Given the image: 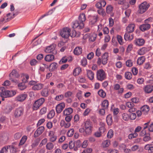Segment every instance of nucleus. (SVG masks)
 Wrapping results in <instances>:
<instances>
[{
  "instance_id": "nucleus-1",
  "label": "nucleus",
  "mask_w": 153,
  "mask_h": 153,
  "mask_svg": "<svg viewBox=\"0 0 153 153\" xmlns=\"http://www.w3.org/2000/svg\"><path fill=\"white\" fill-rule=\"evenodd\" d=\"M86 20L85 15L84 13L80 14L79 16V21H75L73 23L72 27L73 28H77L81 29L83 28L84 26V22Z\"/></svg>"
},
{
  "instance_id": "nucleus-2",
  "label": "nucleus",
  "mask_w": 153,
  "mask_h": 153,
  "mask_svg": "<svg viewBox=\"0 0 153 153\" xmlns=\"http://www.w3.org/2000/svg\"><path fill=\"white\" fill-rule=\"evenodd\" d=\"M0 96L1 97H9L13 96L16 94V92L13 90L6 91L3 87L0 88Z\"/></svg>"
},
{
  "instance_id": "nucleus-3",
  "label": "nucleus",
  "mask_w": 153,
  "mask_h": 153,
  "mask_svg": "<svg viewBox=\"0 0 153 153\" xmlns=\"http://www.w3.org/2000/svg\"><path fill=\"white\" fill-rule=\"evenodd\" d=\"M93 125L91 122L87 120L85 123V135L91 134L92 131Z\"/></svg>"
},
{
  "instance_id": "nucleus-4",
  "label": "nucleus",
  "mask_w": 153,
  "mask_h": 153,
  "mask_svg": "<svg viewBox=\"0 0 153 153\" xmlns=\"http://www.w3.org/2000/svg\"><path fill=\"white\" fill-rule=\"evenodd\" d=\"M45 101V99L43 98H40L35 101L32 105L33 110L36 111L38 110Z\"/></svg>"
},
{
  "instance_id": "nucleus-5",
  "label": "nucleus",
  "mask_w": 153,
  "mask_h": 153,
  "mask_svg": "<svg viewBox=\"0 0 153 153\" xmlns=\"http://www.w3.org/2000/svg\"><path fill=\"white\" fill-rule=\"evenodd\" d=\"M106 77V74L103 69H100L97 71L96 78L98 80L102 81L105 80Z\"/></svg>"
},
{
  "instance_id": "nucleus-6",
  "label": "nucleus",
  "mask_w": 153,
  "mask_h": 153,
  "mask_svg": "<svg viewBox=\"0 0 153 153\" xmlns=\"http://www.w3.org/2000/svg\"><path fill=\"white\" fill-rule=\"evenodd\" d=\"M150 7V5L146 1H144L139 6V13L142 14L146 12Z\"/></svg>"
},
{
  "instance_id": "nucleus-7",
  "label": "nucleus",
  "mask_w": 153,
  "mask_h": 153,
  "mask_svg": "<svg viewBox=\"0 0 153 153\" xmlns=\"http://www.w3.org/2000/svg\"><path fill=\"white\" fill-rule=\"evenodd\" d=\"M71 30L69 28H64L60 32V35L64 38H68L70 36V32Z\"/></svg>"
},
{
  "instance_id": "nucleus-8",
  "label": "nucleus",
  "mask_w": 153,
  "mask_h": 153,
  "mask_svg": "<svg viewBox=\"0 0 153 153\" xmlns=\"http://www.w3.org/2000/svg\"><path fill=\"white\" fill-rule=\"evenodd\" d=\"M24 109L22 107L16 109L14 111V115L16 118H18L22 116L23 114Z\"/></svg>"
},
{
  "instance_id": "nucleus-9",
  "label": "nucleus",
  "mask_w": 153,
  "mask_h": 153,
  "mask_svg": "<svg viewBox=\"0 0 153 153\" xmlns=\"http://www.w3.org/2000/svg\"><path fill=\"white\" fill-rule=\"evenodd\" d=\"M55 45L53 44L50 45L46 47L45 51L47 53H52L53 54H55L56 53V51L55 50Z\"/></svg>"
},
{
  "instance_id": "nucleus-10",
  "label": "nucleus",
  "mask_w": 153,
  "mask_h": 153,
  "mask_svg": "<svg viewBox=\"0 0 153 153\" xmlns=\"http://www.w3.org/2000/svg\"><path fill=\"white\" fill-rule=\"evenodd\" d=\"M45 128L43 126H41L38 128L36 131L34 136L36 138L39 137L44 131Z\"/></svg>"
},
{
  "instance_id": "nucleus-11",
  "label": "nucleus",
  "mask_w": 153,
  "mask_h": 153,
  "mask_svg": "<svg viewBox=\"0 0 153 153\" xmlns=\"http://www.w3.org/2000/svg\"><path fill=\"white\" fill-rule=\"evenodd\" d=\"M65 106V104L63 102L60 103L57 105L56 107V112L57 113H60Z\"/></svg>"
},
{
  "instance_id": "nucleus-12",
  "label": "nucleus",
  "mask_w": 153,
  "mask_h": 153,
  "mask_svg": "<svg viewBox=\"0 0 153 153\" xmlns=\"http://www.w3.org/2000/svg\"><path fill=\"white\" fill-rule=\"evenodd\" d=\"M135 44L138 46H142L145 43L144 40L142 38L136 39L134 41Z\"/></svg>"
},
{
  "instance_id": "nucleus-13",
  "label": "nucleus",
  "mask_w": 153,
  "mask_h": 153,
  "mask_svg": "<svg viewBox=\"0 0 153 153\" xmlns=\"http://www.w3.org/2000/svg\"><path fill=\"white\" fill-rule=\"evenodd\" d=\"M149 51V49L148 48L143 47L137 51V53L139 55H144Z\"/></svg>"
},
{
  "instance_id": "nucleus-14",
  "label": "nucleus",
  "mask_w": 153,
  "mask_h": 153,
  "mask_svg": "<svg viewBox=\"0 0 153 153\" xmlns=\"http://www.w3.org/2000/svg\"><path fill=\"white\" fill-rule=\"evenodd\" d=\"M17 74V71L15 70H13L12 72L10 73L9 75L10 79L13 82L16 83L18 82L17 80L16 79H14L13 78H11V77L12 76L13 77L16 76Z\"/></svg>"
},
{
  "instance_id": "nucleus-15",
  "label": "nucleus",
  "mask_w": 153,
  "mask_h": 153,
  "mask_svg": "<svg viewBox=\"0 0 153 153\" xmlns=\"http://www.w3.org/2000/svg\"><path fill=\"white\" fill-rule=\"evenodd\" d=\"M145 93H150L153 91V85H146L143 89Z\"/></svg>"
},
{
  "instance_id": "nucleus-16",
  "label": "nucleus",
  "mask_w": 153,
  "mask_h": 153,
  "mask_svg": "<svg viewBox=\"0 0 153 153\" xmlns=\"http://www.w3.org/2000/svg\"><path fill=\"white\" fill-rule=\"evenodd\" d=\"M27 97V95L26 94H22L17 96L16 98V99L18 101L22 102L26 99Z\"/></svg>"
},
{
  "instance_id": "nucleus-17",
  "label": "nucleus",
  "mask_w": 153,
  "mask_h": 153,
  "mask_svg": "<svg viewBox=\"0 0 153 153\" xmlns=\"http://www.w3.org/2000/svg\"><path fill=\"white\" fill-rule=\"evenodd\" d=\"M48 135L50 137V140L51 142H53L56 140L57 137L54 134V133L53 131H50L49 132Z\"/></svg>"
},
{
  "instance_id": "nucleus-18",
  "label": "nucleus",
  "mask_w": 153,
  "mask_h": 153,
  "mask_svg": "<svg viewBox=\"0 0 153 153\" xmlns=\"http://www.w3.org/2000/svg\"><path fill=\"white\" fill-rule=\"evenodd\" d=\"M58 64L56 62H53L51 63L49 66V71L50 72H53L55 71L57 68Z\"/></svg>"
},
{
  "instance_id": "nucleus-19",
  "label": "nucleus",
  "mask_w": 153,
  "mask_h": 153,
  "mask_svg": "<svg viewBox=\"0 0 153 153\" xmlns=\"http://www.w3.org/2000/svg\"><path fill=\"white\" fill-rule=\"evenodd\" d=\"M150 27L151 26L150 24L145 23V24L141 25L140 26V28L141 31H144L149 29Z\"/></svg>"
},
{
  "instance_id": "nucleus-20",
  "label": "nucleus",
  "mask_w": 153,
  "mask_h": 153,
  "mask_svg": "<svg viewBox=\"0 0 153 153\" xmlns=\"http://www.w3.org/2000/svg\"><path fill=\"white\" fill-rule=\"evenodd\" d=\"M108 53H105L103 54L102 57V63L104 65H105L107 63L108 58Z\"/></svg>"
},
{
  "instance_id": "nucleus-21",
  "label": "nucleus",
  "mask_w": 153,
  "mask_h": 153,
  "mask_svg": "<svg viewBox=\"0 0 153 153\" xmlns=\"http://www.w3.org/2000/svg\"><path fill=\"white\" fill-rule=\"evenodd\" d=\"M135 25L134 24H130L126 28V31L128 33H131L134 30Z\"/></svg>"
},
{
  "instance_id": "nucleus-22",
  "label": "nucleus",
  "mask_w": 153,
  "mask_h": 153,
  "mask_svg": "<svg viewBox=\"0 0 153 153\" xmlns=\"http://www.w3.org/2000/svg\"><path fill=\"white\" fill-rule=\"evenodd\" d=\"M149 110V107L147 105H144L141 108V110L142 111L143 114H148Z\"/></svg>"
},
{
  "instance_id": "nucleus-23",
  "label": "nucleus",
  "mask_w": 153,
  "mask_h": 153,
  "mask_svg": "<svg viewBox=\"0 0 153 153\" xmlns=\"http://www.w3.org/2000/svg\"><path fill=\"white\" fill-rule=\"evenodd\" d=\"M43 84L41 83H37L34 86H33L32 88V89L34 91L39 90L41 89L43 87Z\"/></svg>"
},
{
  "instance_id": "nucleus-24",
  "label": "nucleus",
  "mask_w": 153,
  "mask_h": 153,
  "mask_svg": "<svg viewBox=\"0 0 153 153\" xmlns=\"http://www.w3.org/2000/svg\"><path fill=\"white\" fill-rule=\"evenodd\" d=\"M87 76L88 78L90 80H92L94 78V74L91 70H87L86 71Z\"/></svg>"
},
{
  "instance_id": "nucleus-25",
  "label": "nucleus",
  "mask_w": 153,
  "mask_h": 153,
  "mask_svg": "<svg viewBox=\"0 0 153 153\" xmlns=\"http://www.w3.org/2000/svg\"><path fill=\"white\" fill-rule=\"evenodd\" d=\"M73 109L71 108H68L65 109L63 111V114L64 115H71L73 113Z\"/></svg>"
},
{
  "instance_id": "nucleus-26",
  "label": "nucleus",
  "mask_w": 153,
  "mask_h": 153,
  "mask_svg": "<svg viewBox=\"0 0 153 153\" xmlns=\"http://www.w3.org/2000/svg\"><path fill=\"white\" fill-rule=\"evenodd\" d=\"M54 59V56L53 54H49L46 56L45 57V61L48 62H50L52 61Z\"/></svg>"
},
{
  "instance_id": "nucleus-27",
  "label": "nucleus",
  "mask_w": 153,
  "mask_h": 153,
  "mask_svg": "<svg viewBox=\"0 0 153 153\" xmlns=\"http://www.w3.org/2000/svg\"><path fill=\"white\" fill-rule=\"evenodd\" d=\"M82 51V48L80 47H77L74 50V54L79 55L81 54Z\"/></svg>"
},
{
  "instance_id": "nucleus-28",
  "label": "nucleus",
  "mask_w": 153,
  "mask_h": 153,
  "mask_svg": "<svg viewBox=\"0 0 153 153\" xmlns=\"http://www.w3.org/2000/svg\"><path fill=\"white\" fill-rule=\"evenodd\" d=\"M106 120L107 124L111 126L113 122L112 117L111 114L108 115L106 117Z\"/></svg>"
},
{
  "instance_id": "nucleus-29",
  "label": "nucleus",
  "mask_w": 153,
  "mask_h": 153,
  "mask_svg": "<svg viewBox=\"0 0 153 153\" xmlns=\"http://www.w3.org/2000/svg\"><path fill=\"white\" fill-rule=\"evenodd\" d=\"M60 126L65 128H68L70 126L71 123L68 122H66L64 120H62L60 121Z\"/></svg>"
},
{
  "instance_id": "nucleus-30",
  "label": "nucleus",
  "mask_w": 153,
  "mask_h": 153,
  "mask_svg": "<svg viewBox=\"0 0 153 153\" xmlns=\"http://www.w3.org/2000/svg\"><path fill=\"white\" fill-rule=\"evenodd\" d=\"M146 58L144 56H141L138 58L137 60V63L139 65H142L145 62Z\"/></svg>"
},
{
  "instance_id": "nucleus-31",
  "label": "nucleus",
  "mask_w": 153,
  "mask_h": 153,
  "mask_svg": "<svg viewBox=\"0 0 153 153\" xmlns=\"http://www.w3.org/2000/svg\"><path fill=\"white\" fill-rule=\"evenodd\" d=\"M133 38V36L131 33L126 32L125 34V40H131Z\"/></svg>"
},
{
  "instance_id": "nucleus-32",
  "label": "nucleus",
  "mask_w": 153,
  "mask_h": 153,
  "mask_svg": "<svg viewBox=\"0 0 153 153\" xmlns=\"http://www.w3.org/2000/svg\"><path fill=\"white\" fill-rule=\"evenodd\" d=\"M145 149L148 151L149 153L153 152V146L151 144H147L145 146Z\"/></svg>"
},
{
  "instance_id": "nucleus-33",
  "label": "nucleus",
  "mask_w": 153,
  "mask_h": 153,
  "mask_svg": "<svg viewBox=\"0 0 153 153\" xmlns=\"http://www.w3.org/2000/svg\"><path fill=\"white\" fill-rule=\"evenodd\" d=\"M97 18L98 17L96 15L92 16L90 19V24L92 25L94 24L97 22Z\"/></svg>"
},
{
  "instance_id": "nucleus-34",
  "label": "nucleus",
  "mask_w": 153,
  "mask_h": 153,
  "mask_svg": "<svg viewBox=\"0 0 153 153\" xmlns=\"http://www.w3.org/2000/svg\"><path fill=\"white\" fill-rule=\"evenodd\" d=\"M8 146L4 147L1 150L0 153H11Z\"/></svg>"
},
{
  "instance_id": "nucleus-35",
  "label": "nucleus",
  "mask_w": 153,
  "mask_h": 153,
  "mask_svg": "<svg viewBox=\"0 0 153 153\" xmlns=\"http://www.w3.org/2000/svg\"><path fill=\"white\" fill-rule=\"evenodd\" d=\"M127 116H128V118H127L126 120H128L129 119L134 120L136 117V114L134 113H130L129 115L127 114Z\"/></svg>"
},
{
  "instance_id": "nucleus-36",
  "label": "nucleus",
  "mask_w": 153,
  "mask_h": 153,
  "mask_svg": "<svg viewBox=\"0 0 153 153\" xmlns=\"http://www.w3.org/2000/svg\"><path fill=\"white\" fill-rule=\"evenodd\" d=\"M1 139L4 142H7L9 139V134L7 133L3 134L2 135Z\"/></svg>"
},
{
  "instance_id": "nucleus-37",
  "label": "nucleus",
  "mask_w": 153,
  "mask_h": 153,
  "mask_svg": "<svg viewBox=\"0 0 153 153\" xmlns=\"http://www.w3.org/2000/svg\"><path fill=\"white\" fill-rule=\"evenodd\" d=\"M25 82H22L19 83L18 86L19 88L21 90L25 89L26 88V85H25Z\"/></svg>"
},
{
  "instance_id": "nucleus-38",
  "label": "nucleus",
  "mask_w": 153,
  "mask_h": 153,
  "mask_svg": "<svg viewBox=\"0 0 153 153\" xmlns=\"http://www.w3.org/2000/svg\"><path fill=\"white\" fill-rule=\"evenodd\" d=\"M9 148L8 151H10L11 153H16V148L13 145H8Z\"/></svg>"
},
{
  "instance_id": "nucleus-39",
  "label": "nucleus",
  "mask_w": 153,
  "mask_h": 153,
  "mask_svg": "<svg viewBox=\"0 0 153 153\" xmlns=\"http://www.w3.org/2000/svg\"><path fill=\"white\" fill-rule=\"evenodd\" d=\"M27 139V137L26 136H24L22 138L20 142L19 143V146H22L23 145Z\"/></svg>"
},
{
  "instance_id": "nucleus-40",
  "label": "nucleus",
  "mask_w": 153,
  "mask_h": 153,
  "mask_svg": "<svg viewBox=\"0 0 153 153\" xmlns=\"http://www.w3.org/2000/svg\"><path fill=\"white\" fill-rule=\"evenodd\" d=\"M13 109L12 106L10 105H7L4 109V111L6 113H10Z\"/></svg>"
},
{
  "instance_id": "nucleus-41",
  "label": "nucleus",
  "mask_w": 153,
  "mask_h": 153,
  "mask_svg": "<svg viewBox=\"0 0 153 153\" xmlns=\"http://www.w3.org/2000/svg\"><path fill=\"white\" fill-rule=\"evenodd\" d=\"M101 106L104 108H108V102L107 100H105L103 101L101 104Z\"/></svg>"
},
{
  "instance_id": "nucleus-42",
  "label": "nucleus",
  "mask_w": 153,
  "mask_h": 153,
  "mask_svg": "<svg viewBox=\"0 0 153 153\" xmlns=\"http://www.w3.org/2000/svg\"><path fill=\"white\" fill-rule=\"evenodd\" d=\"M55 8H54L53 9L50 11H49L47 13L42 15L40 17L39 19L38 22H39L40 20L42 19L45 16H48L49 15H50L52 14L53 13V10H54Z\"/></svg>"
},
{
  "instance_id": "nucleus-43",
  "label": "nucleus",
  "mask_w": 153,
  "mask_h": 153,
  "mask_svg": "<svg viewBox=\"0 0 153 153\" xmlns=\"http://www.w3.org/2000/svg\"><path fill=\"white\" fill-rule=\"evenodd\" d=\"M55 115V111L53 110H52L48 113L47 115V117L48 119H51L53 118Z\"/></svg>"
},
{
  "instance_id": "nucleus-44",
  "label": "nucleus",
  "mask_w": 153,
  "mask_h": 153,
  "mask_svg": "<svg viewBox=\"0 0 153 153\" xmlns=\"http://www.w3.org/2000/svg\"><path fill=\"white\" fill-rule=\"evenodd\" d=\"M54 146V145L53 143L51 142H49L47 144L46 148L47 149L51 150L53 148Z\"/></svg>"
},
{
  "instance_id": "nucleus-45",
  "label": "nucleus",
  "mask_w": 153,
  "mask_h": 153,
  "mask_svg": "<svg viewBox=\"0 0 153 153\" xmlns=\"http://www.w3.org/2000/svg\"><path fill=\"white\" fill-rule=\"evenodd\" d=\"M117 38L119 43L120 45H123L124 42L122 37L120 35H117Z\"/></svg>"
},
{
  "instance_id": "nucleus-46",
  "label": "nucleus",
  "mask_w": 153,
  "mask_h": 153,
  "mask_svg": "<svg viewBox=\"0 0 153 153\" xmlns=\"http://www.w3.org/2000/svg\"><path fill=\"white\" fill-rule=\"evenodd\" d=\"M81 69L79 68H75L73 71V74L75 76L78 75L81 71Z\"/></svg>"
},
{
  "instance_id": "nucleus-47",
  "label": "nucleus",
  "mask_w": 153,
  "mask_h": 153,
  "mask_svg": "<svg viewBox=\"0 0 153 153\" xmlns=\"http://www.w3.org/2000/svg\"><path fill=\"white\" fill-rule=\"evenodd\" d=\"M73 95V93L71 91H68L65 92L64 94V97L65 98L71 97Z\"/></svg>"
},
{
  "instance_id": "nucleus-48",
  "label": "nucleus",
  "mask_w": 153,
  "mask_h": 153,
  "mask_svg": "<svg viewBox=\"0 0 153 153\" xmlns=\"http://www.w3.org/2000/svg\"><path fill=\"white\" fill-rule=\"evenodd\" d=\"M22 135V134L21 132H17L14 134V138L16 140H18L20 138Z\"/></svg>"
},
{
  "instance_id": "nucleus-49",
  "label": "nucleus",
  "mask_w": 153,
  "mask_h": 153,
  "mask_svg": "<svg viewBox=\"0 0 153 153\" xmlns=\"http://www.w3.org/2000/svg\"><path fill=\"white\" fill-rule=\"evenodd\" d=\"M103 146L104 147H108L110 144V140H107L104 141L103 142Z\"/></svg>"
},
{
  "instance_id": "nucleus-50",
  "label": "nucleus",
  "mask_w": 153,
  "mask_h": 153,
  "mask_svg": "<svg viewBox=\"0 0 153 153\" xmlns=\"http://www.w3.org/2000/svg\"><path fill=\"white\" fill-rule=\"evenodd\" d=\"M47 108L46 107H44L42 108L40 110L39 114L41 115H43L45 114L47 111Z\"/></svg>"
},
{
  "instance_id": "nucleus-51",
  "label": "nucleus",
  "mask_w": 153,
  "mask_h": 153,
  "mask_svg": "<svg viewBox=\"0 0 153 153\" xmlns=\"http://www.w3.org/2000/svg\"><path fill=\"white\" fill-rule=\"evenodd\" d=\"M74 133V129L73 128L71 129L67 132V134L68 136L69 137H71L73 135Z\"/></svg>"
},
{
  "instance_id": "nucleus-52",
  "label": "nucleus",
  "mask_w": 153,
  "mask_h": 153,
  "mask_svg": "<svg viewBox=\"0 0 153 153\" xmlns=\"http://www.w3.org/2000/svg\"><path fill=\"white\" fill-rule=\"evenodd\" d=\"M98 94L101 97H104L106 95L105 92L102 89L98 91Z\"/></svg>"
},
{
  "instance_id": "nucleus-53",
  "label": "nucleus",
  "mask_w": 153,
  "mask_h": 153,
  "mask_svg": "<svg viewBox=\"0 0 153 153\" xmlns=\"http://www.w3.org/2000/svg\"><path fill=\"white\" fill-rule=\"evenodd\" d=\"M132 77V75L130 72H126L125 74V77L128 79H130Z\"/></svg>"
},
{
  "instance_id": "nucleus-54",
  "label": "nucleus",
  "mask_w": 153,
  "mask_h": 153,
  "mask_svg": "<svg viewBox=\"0 0 153 153\" xmlns=\"http://www.w3.org/2000/svg\"><path fill=\"white\" fill-rule=\"evenodd\" d=\"M113 135V131L112 129L109 130L107 134V137L108 138H111L112 137Z\"/></svg>"
},
{
  "instance_id": "nucleus-55",
  "label": "nucleus",
  "mask_w": 153,
  "mask_h": 153,
  "mask_svg": "<svg viewBox=\"0 0 153 153\" xmlns=\"http://www.w3.org/2000/svg\"><path fill=\"white\" fill-rule=\"evenodd\" d=\"M113 7L111 5H109L106 7V12L107 13L110 14L113 11Z\"/></svg>"
},
{
  "instance_id": "nucleus-56",
  "label": "nucleus",
  "mask_w": 153,
  "mask_h": 153,
  "mask_svg": "<svg viewBox=\"0 0 153 153\" xmlns=\"http://www.w3.org/2000/svg\"><path fill=\"white\" fill-rule=\"evenodd\" d=\"M41 94L42 96L47 97L48 95V91L46 89L43 90L41 92Z\"/></svg>"
},
{
  "instance_id": "nucleus-57",
  "label": "nucleus",
  "mask_w": 153,
  "mask_h": 153,
  "mask_svg": "<svg viewBox=\"0 0 153 153\" xmlns=\"http://www.w3.org/2000/svg\"><path fill=\"white\" fill-rule=\"evenodd\" d=\"M76 97L79 100H81L82 99V92L79 91L76 94Z\"/></svg>"
},
{
  "instance_id": "nucleus-58",
  "label": "nucleus",
  "mask_w": 153,
  "mask_h": 153,
  "mask_svg": "<svg viewBox=\"0 0 153 153\" xmlns=\"http://www.w3.org/2000/svg\"><path fill=\"white\" fill-rule=\"evenodd\" d=\"M137 133H134L129 134L128 136V138L130 139H131L132 138H135L138 136Z\"/></svg>"
},
{
  "instance_id": "nucleus-59",
  "label": "nucleus",
  "mask_w": 153,
  "mask_h": 153,
  "mask_svg": "<svg viewBox=\"0 0 153 153\" xmlns=\"http://www.w3.org/2000/svg\"><path fill=\"white\" fill-rule=\"evenodd\" d=\"M143 68L145 69H149L151 68V66L149 62L146 63L144 65Z\"/></svg>"
},
{
  "instance_id": "nucleus-60",
  "label": "nucleus",
  "mask_w": 153,
  "mask_h": 153,
  "mask_svg": "<svg viewBox=\"0 0 153 153\" xmlns=\"http://www.w3.org/2000/svg\"><path fill=\"white\" fill-rule=\"evenodd\" d=\"M126 65L128 67H131L133 65L132 61L130 59L127 60L126 62Z\"/></svg>"
},
{
  "instance_id": "nucleus-61",
  "label": "nucleus",
  "mask_w": 153,
  "mask_h": 153,
  "mask_svg": "<svg viewBox=\"0 0 153 153\" xmlns=\"http://www.w3.org/2000/svg\"><path fill=\"white\" fill-rule=\"evenodd\" d=\"M38 61L35 59H33L30 61V65L32 66H34L36 65L38 63Z\"/></svg>"
},
{
  "instance_id": "nucleus-62",
  "label": "nucleus",
  "mask_w": 153,
  "mask_h": 153,
  "mask_svg": "<svg viewBox=\"0 0 153 153\" xmlns=\"http://www.w3.org/2000/svg\"><path fill=\"white\" fill-rule=\"evenodd\" d=\"M64 98V96L62 94H61L59 95L56 96L55 98V99L57 101H60L62 100Z\"/></svg>"
},
{
  "instance_id": "nucleus-63",
  "label": "nucleus",
  "mask_w": 153,
  "mask_h": 153,
  "mask_svg": "<svg viewBox=\"0 0 153 153\" xmlns=\"http://www.w3.org/2000/svg\"><path fill=\"white\" fill-rule=\"evenodd\" d=\"M81 64L83 66H85L87 64V60L86 58H83L81 62Z\"/></svg>"
},
{
  "instance_id": "nucleus-64",
  "label": "nucleus",
  "mask_w": 153,
  "mask_h": 153,
  "mask_svg": "<svg viewBox=\"0 0 153 153\" xmlns=\"http://www.w3.org/2000/svg\"><path fill=\"white\" fill-rule=\"evenodd\" d=\"M111 110L113 112V114L115 115H117L119 112V109L118 108L113 109L112 107Z\"/></svg>"
}]
</instances>
